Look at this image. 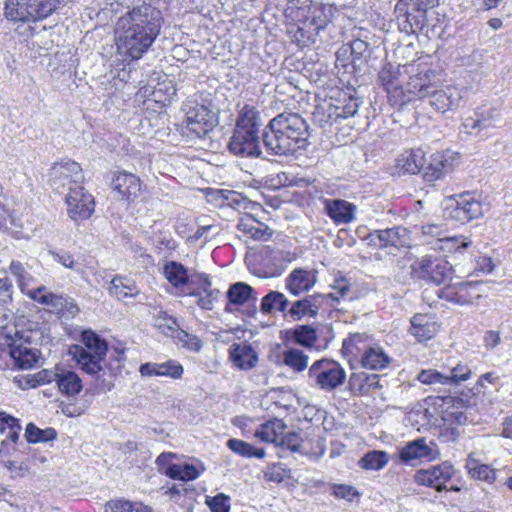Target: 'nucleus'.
Masks as SVG:
<instances>
[{
  "instance_id": "nucleus-1",
  "label": "nucleus",
  "mask_w": 512,
  "mask_h": 512,
  "mask_svg": "<svg viewBox=\"0 0 512 512\" xmlns=\"http://www.w3.org/2000/svg\"><path fill=\"white\" fill-rule=\"evenodd\" d=\"M160 29V10L150 4L134 7L117 23V56L124 63L140 59L155 41Z\"/></svg>"
},
{
  "instance_id": "nucleus-2",
  "label": "nucleus",
  "mask_w": 512,
  "mask_h": 512,
  "mask_svg": "<svg viewBox=\"0 0 512 512\" xmlns=\"http://www.w3.org/2000/svg\"><path fill=\"white\" fill-rule=\"evenodd\" d=\"M81 341L83 346L76 345L71 350L74 359L83 371L94 376L93 390L95 393L110 391L112 383L106 381L101 375L102 363L108 351L106 341L91 330L82 332Z\"/></svg>"
},
{
  "instance_id": "nucleus-3",
  "label": "nucleus",
  "mask_w": 512,
  "mask_h": 512,
  "mask_svg": "<svg viewBox=\"0 0 512 512\" xmlns=\"http://www.w3.org/2000/svg\"><path fill=\"white\" fill-rule=\"evenodd\" d=\"M61 0H7L4 5L5 18L14 23H35L51 16Z\"/></svg>"
},
{
  "instance_id": "nucleus-4",
  "label": "nucleus",
  "mask_w": 512,
  "mask_h": 512,
  "mask_svg": "<svg viewBox=\"0 0 512 512\" xmlns=\"http://www.w3.org/2000/svg\"><path fill=\"white\" fill-rule=\"evenodd\" d=\"M307 376L312 386L331 392L344 383L346 372L338 362L321 359L310 366Z\"/></svg>"
},
{
  "instance_id": "nucleus-5",
  "label": "nucleus",
  "mask_w": 512,
  "mask_h": 512,
  "mask_svg": "<svg viewBox=\"0 0 512 512\" xmlns=\"http://www.w3.org/2000/svg\"><path fill=\"white\" fill-rule=\"evenodd\" d=\"M248 261L250 271L254 275L260 278H273L283 273L290 260L285 252L264 246L253 254Z\"/></svg>"
},
{
  "instance_id": "nucleus-6",
  "label": "nucleus",
  "mask_w": 512,
  "mask_h": 512,
  "mask_svg": "<svg viewBox=\"0 0 512 512\" xmlns=\"http://www.w3.org/2000/svg\"><path fill=\"white\" fill-rule=\"evenodd\" d=\"M183 110L186 114L188 130L200 138L212 131L218 124L217 112L212 109L210 103H199L196 100H188Z\"/></svg>"
},
{
  "instance_id": "nucleus-7",
  "label": "nucleus",
  "mask_w": 512,
  "mask_h": 512,
  "mask_svg": "<svg viewBox=\"0 0 512 512\" xmlns=\"http://www.w3.org/2000/svg\"><path fill=\"white\" fill-rule=\"evenodd\" d=\"M412 276L437 285L454 280L452 265L438 257L423 256L411 265Z\"/></svg>"
},
{
  "instance_id": "nucleus-8",
  "label": "nucleus",
  "mask_w": 512,
  "mask_h": 512,
  "mask_svg": "<svg viewBox=\"0 0 512 512\" xmlns=\"http://www.w3.org/2000/svg\"><path fill=\"white\" fill-rule=\"evenodd\" d=\"M290 9H296L295 17L315 34L330 22V8L313 0H291Z\"/></svg>"
},
{
  "instance_id": "nucleus-9",
  "label": "nucleus",
  "mask_w": 512,
  "mask_h": 512,
  "mask_svg": "<svg viewBox=\"0 0 512 512\" xmlns=\"http://www.w3.org/2000/svg\"><path fill=\"white\" fill-rule=\"evenodd\" d=\"M262 141L266 152L274 156H289L299 150L298 142L289 137L283 130H279L278 123L272 119L264 128Z\"/></svg>"
},
{
  "instance_id": "nucleus-10",
  "label": "nucleus",
  "mask_w": 512,
  "mask_h": 512,
  "mask_svg": "<svg viewBox=\"0 0 512 512\" xmlns=\"http://www.w3.org/2000/svg\"><path fill=\"white\" fill-rule=\"evenodd\" d=\"M84 175L80 165L71 160L54 164L49 172V181L53 189L60 192L64 188H74L83 181Z\"/></svg>"
},
{
  "instance_id": "nucleus-11",
  "label": "nucleus",
  "mask_w": 512,
  "mask_h": 512,
  "mask_svg": "<svg viewBox=\"0 0 512 512\" xmlns=\"http://www.w3.org/2000/svg\"><path fill=\"white\" fill-rule=\"evenodd\" d=\"M483 214L482 204L470 194H463L458 199L449 200L445 216L460 223H467Z\"/></svg>"
},
{
  "instance_id": "nucleus-12",
  "label": "nucleus",
  "mask_w": 512,
  "mask_h": 512,
  "mask_svg": "<svg viewBox=\"0 0 512 512\" xmlns=\"http://www.w3.org/2000/svg\"><path fill=\"white\" fill-rule=\"evenodd\" d=\"M368 246L376 249L389 247L401 248L408 244L409 231L403 227L397 226L382 230H374L364 237Z\"/></svg>"
},
{
  "instance_id": "nucleus-13",
  "label": "nucleus",
  "mask_w": 512,
  "mask_h": 512,
  "mask_svg": "<svg viewBox=\"0 0 512 512\" xmlns=\"http://www.w3.org/2000/svg\"><path fill=\"white\" fill-rule=\"evenodd\" d=\"M455 473L453 465L448 462L421 469L416 472L414 479L419 485L433 487L437 491L447 489L446 483L451 480Z\"/></svg>"
},
{
  "instance_id": "nucleus-14",
  "label": "nucleus",
  "mask_w": 512,
  "mask_h": 512,
  "mask_svg": "<svg viewBox=\"0 0 512 512\" xmlns=\"http://www.w3.org/2000/svg\"><path fill=\"white\" fill-rule=\"evenodd\" d=\"M272 120L278 123L279 130H283L290 138L293 137V140L298 142L301 150L308 146V124L299 114L284 112Z\"/></svg>"
},
{
  "instance_id": "nucleus-15",
  "label": "nucleus",
  "mask_w": 512,
  "mask_h": 512,
  "mask_svg": "<svg viewBox=\"0 0 512 512\" xmlns=\"http://www.w3.org/2000/svg\"><path fill=\"white\" fill-rule=\"evenodd\" d=\"M66 203L68 214L75 221L87 219L94 212V199L81 185L69 188Z\"/></svg>"
},
{
  "instance_id": "nucleus-16",
  "label": "nucleus",
  "mask_w": 512,
  "mask_h": 512,
  "mask_svg": "<svg viewBox=\"0 0 512 512\" xmlns=\"http://www.w3.org/2000/svg\"><path fill=\"white\" fill-rule=\"evenodd\" d=\"M228 149L237 156L258 157L261 155L259 135L235 127Z\"/></svg>"
},
{
  "instance_id": "nucleus-17",
  "label": "nucleus",
  "mask_w": 512,
  "mask_h": 512,
  "mask_svg": "<svg viewBox=\"0 0 512 512\" xmlns=\"http://www.w3.org/2000/svg\"><path fill=\"white\" fill-rule=\"evenodd\" d=\"M438 455L439 451L435 442L432 440L427 442L424 437L406 443L399 451V458L404 463L419 459L432 460Z\"/></svg>"
},
{
  "instance_id": "nucleus-18",
  "label": "nucleus",
  "mask_w": 512,
  "mask_h": 512,
  "mask_svg": "<svg viewBox=\"0 0 512 512\" xmlns=\"http://www.w3.org/2000/svg\"><path fill=\"white\" fill-rule=\"evenodd\" d=\"M400 66L387 63L378 73V80L391 98L404 101L405 91L400 81Z\"/></svg>"
},
{
  "instance_id": "nucleus-19",
  "label": "nucleus",
  "mask_w": 512,
  "mask_h": 512,
  "mask_svg": "<svg viewBox=\"0 0 512 512\" xmlns=\"http://www.w3.org/2000/svg\"><path fill=\"white\" fill-rule=\"evenodd\" d=\"M432 76L433 73L429 70L410 75L406 88L404 89V101L422 99L430 95L431 90L434 88Z\"/></svg>"
},
{
  "instance_id": "nucleus-20",
  "label": "nucleus",
  "mask_w": 512,
  "mask_h": 512,
  "mask_svg": "<svg viewBox=\"0 0 512 512\" xmlns=\"http://www.w3.org/2000/svg\"><path fill=\"white\" fill-rule=\"evenodd\" d=\"M334 294H315L308 296L302 300L294 302L289 309V314L294 319L303 317H315L324 303L328 302V298Z\"/></svg>"
},
{
  "instance_id": "nucleus-21",
  "label": "nucleus",
  "mask_w": 512,
  "mask_h": 512,
  "mask_svg": "<svg viewBox=\"0 0 512 512\" xmlns=\"http://www.w3.org/2000/svg\"><path fill=\"white\" fill-rule=\"evenodd\" d=\"M339 108L332 105L317 107L314 115V120L321 127L332 125L339 117H351L358 111V104L355 100H351L349 104L345 105L341 112H338Z\"/></svg>"
},
{
  "instance_id": "nucleus-22",
  "label": "nucleus",
  "mask_w": 512,
  "mask_h": 512,
  "mask_svg": "<svg viewBox=\"0 0 512 512\" xmlns=\"http://www.w3.org/2000/svg\"><path fill=\"white\" fill-rule=\"evenodd\" d=\"M430 105L437 111L444 113L460 105L461 95L456 87L447 86L444 89H432L430 93Z\"/></svg>"
},
{
  "instance_id": "nucleus-23",
  "label": "nucleus",
  "mask_w": 512,
  "mask_h": 512,
  "mask_svg": "<svg viewBox=\"0 0 512 512\" xmlns=\"http://www.w3.org/2000/svg\"><path fill=\"white\" fill-rule=\"evenodd\" d=\"M139 372L144 377L165 376L180 379L184 373V368L178 361L171 359L163 363H144L140 366Z\"/></svg>"
},
{
  "instance_id": "nucleus-24",
  "label": "nucleus",
  "mask_w": 512,
  "mask_h": 512,
  "mask_svg": "<svg viewBox=\"0 0 512 512\" xmlns=\"http://www.w3.org/2000/svg\"><path fill=\"white\" fill-rule=\"evenodd\" d=\"M315 283V273L301 268L294 269L285 279L287 290L294 296L308 292Z\"/></svg>"
},
{
  "instance_id": "nucleus-25",
  "label": "nucleus",
  "mask_w": 512,
  "mask_h": 512,
  "mask_svg": "<svg viewBox=\"0 0 512 512\" xmlns=\"http://www.w3.org/2000/svg\"><path fill=\"white\" fill-rule=\"evenodd\" d=\"M459 278L456 277V280ZM473 287L471 282L451 281L448 285L439 290L438 295L440 298L459 304L465 305L471 302L472 296L470 289Z\"/></svg>"
},
{
  "instance_id": "nucleus-26",
  "label": "nucleus",
  "mask_w": 512,
  "mask_h": 512,
  "mask_svg": "<svg viewBox=\"0 0 512 512\" xmlns=\"http://www.w3.org/2000/svg\"><path fill=\"white\" fill-rule=\"evenodd\" d=\"M451 157L446 153H435L424 170V179L428 182L436 181L453 170Z\"/></svg>"
},
{
  "instance_id": "nucleus-27",
  "label": "nucleus",
  "mask_w": 512,
  "mask_h": 512,
  "mask_svg": "<svg viewBox=\"0 0 512 512\" xmlns=\"http://www.w3.org/2000/svg\"><path fill=\"white\" fill-rule=\"evenodd\" d=\"M112 186L124 199L130 200L138 196L141 190L140 179L127 172H119L115 175Z\"/></svg>"
},
{
  "instance_id": "nucleus-28",
  "label": "nucleus",
  "mask_w": 512,
  "mask_h": 512,
  "mask_svg": "<svg viewBox=\"0 0 512 512\" xmlns=\"http://www.w3.org/2000/svg\"><path fill=\"white\" fill-rule=\"evenodd\" d=\"M237 229L256 241H267L273 235V230L268 225L251 215L242 217L237 224Z\"/></svg>"
},
{
  "instance_id": "nucleus-29",
  "label": "nucleus",
  "mask_w": 512,
  "mask_h": 512,
  "mask_svg": "<svg viewBox=\"0 0 512 512\" xmlns=\"http://www.w3.org/2000/svg\"><path fill=\"white\" fill-rule=\"evenodd\" d=\"M438 332V325L427 314H416L411 319L410 333L419 341H427Z\"/></svg>"
},
{
  "instance_id": "nucleus-30",
  "label": "nucleus",
  "mask_w": 512,
  "mask_h": 512,
  "mask_svg": "<svg viewBox=\"0 0 512 512\" xmlns=\"http://www.w3.org/2000/svg\"><path fill=\"white\" fill-rule=\"evenodd\" d=\"M263 119L260 111L251 104H245L239 111L236 128L247 130L259 135Z\"/></svg>"
},
{
  "instance_id": "nucleus-31",
  "label": "nucleus",
  "mask_w": 512,
  "mask_h": 512,
  "mask_svg": "<svg viewBox=\"0 0 512 512\" xmlns=\"http://www.w3.org/2000/svg\"><path fill=\"white\" fill-rule=\"evenodd\" d=\"M325 209L336 224H346L354 218L355 207L345 200H326Z\"/></svg>"
},
{
  "instance_id": "nucleus-32",
  "label": "nucleus",
  "mask_w": 512,
  "mask_h": 512,
  "mask_svg": "<svg viewBox=\"0 0 512 512\" xmlns=\"http://www.w3.org/2000/svg\"><path fill=\"white\" fill-rule=\"evenodd\" d=\"M205 471V466L199 464H170L164 471V474L171 479L184 482L197 479Z\"/></svg>"
},
{
  "instance_id": "nucleus-33",
  "label": "nucleus",
  "mask_w": 512,
  "mask_h": 512,
  "mask_svg": "<svg viewBox=\"0 0 512 512\" xmlns=\"http://www.w3.org/2000/svg\"><path fill=\"white\" fill-rule=\"evenodd\" d=\"M230 358L239 369L248 370L256 366L258 357L254 349L245 343L234 344Z\"/></svg>"
},
{
  "instance_id": "nucleus-34",
  "label": "nucleus",
  "mask_w": 512,
  "mask_h": 512,
  "mask_svg": "<svg viewBox=\"0 0 512 512\" xmlns=\"http://www.w3.org/2000/svg\"><path fill=\"white\" fill-rule=\"evenodd\" d=\"M424 163V152L421 149H413L405 151L397 158L396 167L400 173L416 174Z\"/></svg>"
},
{
  "instance_id": "nucleus-35",
  "label": "nucleus",
  "mask_w": 512,
  "mask_h": 512,
  "mask_svg": "<svg viewBox=\"0 0 512 512\" xmlns=\"http://www.w3.org/2000/svg\"><path fill=\"white\" fill-rule=\"evenodd\" d=\"M56 383L60 392L67 396H75L83 388L82 380L78 374L66 369H57Z\"/></svg>"
},
{
  "instance_id": "nucleus-36",
  "label": "nucleus",
  "mask_w": 512,
  "mask_h": 512,
  "mask_svg": "<svg viewBox=\"0 0 512 512\" xmlns=\"http://www.w3.org/2000/svg\"><path fill=\"white\" fill-rule=\"evenodd\" d=\"M108 292L117 300L124 301L126 298H133L139 290L135 281L123 276H115L108 287Z\"/></svg>"
},
{
  "instance_id": "nucleus-37",
  "label": "nucleus",
  "mask_w": 512,
  "mask_h": 512,
  "mask_svg": "<svg viewBox=\"0 0 512 512\" xmlns=\"http://www.w3.org/2000/svg\"><path fill=\"white\" fill-rule=\"evenodd\" d=\"M164 275L173 287L179 289L182 294L187 293L185 287L189 284L190 276L187 269L178 262L171 261L164 266Z\"/></svg>"
},
{
  "instance_id": "nucleus-38",
  "label": "nucleus",
  "mask_w": 512,
  "mask_h": 512,
  "mask_svg": "<svg viewBox=\"0 0 512 512\" xmlns=\"http://www.w3.org/2000/svg\"><path fill=\"white\" fill-rule=\"evenodd\" d=\"M287 426L280 419H272L261 424L255 431V437L263 442L278 444L280 436L285 432Z\"/></svg>"
},
{
  "instance_id": "nucleus-39",
  "label": "nucleus",
  "mask_w": 512,
  "mask_h": 512,
  "mask_svg": "<svg viewBox=\"0 0 512 512\" xmlns=\"http://www.w3.org/2000/svg\"><path fill=\"white\" fill-rule=\"evenodd\" d=\"M10 355L20 369L32 368L38 361L39 351L26 345H13Z\"/></svg>"
},
{
  "instance_id": "nucleus-40",
  "label": "nucleus",
  "mask_w": 512,
  "mask_h": 512,
  "mask_svg": "<svg viewBox=\"0 0 512 512\" xmlns=\"http://www.w3.org/2000/svg\"><path fill=\"white\" fill-rule=\"evenodd\" d=\"M378 386V376L368 375L365 372L352 373L349 378V387L353 394L363 395L371 392Z\"/></svg>"
},
{
  "instance_id": "nucleus-41",
  "label": "nucleus",
  "mask_w": 512,
  "mask_h": 512,
  "mask_svg": "<svg viewBox=\"0 0 512 512\" xmlns=\"http://www.w3.org/2000/svg\"><path fill=\"white\" fill-rule=\"evenodd\" d=\"M288 304L289 301L283 293L279 291H270L262 298L260 310L264 314L285 312Z\"/></svg>"
},
{
  "instance_id": "nucleus-42",
  "label": "nucleus",
  "mask_w": 512,
  "mask_h": 512,
  "mask_svg": "<svg viewBox=\"0 0 512 512\" xmlns=\"http://www.w3.org/2000/svg\"><path fill=\"white\" fill-rule=\"evenodd\" d=\"M362 366L371 370H381L390 362L389 356L380 347H371L362 356Z\"/></svg>"
},
{
  "instance_id": "nucleus-43",
  "label": "nucleus",
  "mask_w": 512,
  "mask_h": 512,
  "mask_svg": "<svg viewBox=\"0 0 512 512\" xmlns=\"http://www.w3.org/2000/svg\"><path fill=\"white\" fill-rule=\"evenodd\" d=\"M104 512H152V509L140 502L125 499H112L104 506Z\"/></svg>"
},
{
  "instance_id": "nucleus-44",
  "label": "nucleus",
  "mask_w": 512,
  "mask_h": 512,
  "mask_svg": "<svg viewBox=\"0 0 512 512\" xmlns=\"http://www.w3.org/2000/svg\"><path fill=\"white\" fill-rule=\"evenodd\" d=\"M389 455L385 451L373 450L366 453L358 462L365 470H380L389 462Z\"/></svg>"
},
{
  "instance_id": "nucleus-45",
  "label": "nucleus",
  "mask_w": 512,
  "mask_h": 512,
  "mask_svg": "<svg viewBox=\"0 0 512 512\" xmlns=\"http://www.w3.org/2000/svg\"><path fill=\"white\" fill-rule=\"evenodd\" d=\"M26 295L40 304L51 306L53 308H58L63 305L62 297L49 292L45 286L28 290Z\"/></svg>"
},
{
  "instance_id": "nucleus-46",
  "label": "nucleus",
  "mask_w": 512,
  "mask_h": 512,
  "mask_svg": "<svg viewBox=\"0 0 512 512\" xmlns=\"http://www.w3.org/2000/svg\"><path fill=\"white\" fill-rule=\"evenodd\" d=\"M472 241L464 236H449L446 233L445 237L440 239L439 245L434 246L435 250H439L442 252H456L461 251L462 249H466L470 247Z\"/></svg>"
},
{
  "instance_id": "nucleus-47",
  "label": "nucleus",
  "mask_w": 512,
  "mask_h": 512,
  "mask_svg": "<svg viewBox=\"0 0 512 512\" xmlns=\"http://www.w3.org/2000/svg\"><path fill=\"white\" fill-rule=\"evenodd\" d=\"M254 293L253 288L244 283L236 282L227 291V297L232 304L243 305L247 303Z\"/></svg>"
},
{
  "instance_id": "nucleus-48",
  "label": "nucleus",
  "mask_w": 512,
  "mask_h": 512,
  "mask_svg": "<svg viewBox=\"0 0 512 512\" xmlns=\"http://www.w3.org/2000/svg\"><path fill=\"white\" fill-rule=\"evenodd\" d=\"M469 475L478 480L487 483H493L496 480L497 471L486 464H480L477 461H469L467 464Z\"/></svg>"
},
{
  "instance_id": "nucleus-49",
  "label": "nucleus",
  "mask_w": 512,
  "mask_h": 512,
  "mask_svg": "<svg viewBox=\"0 0 512 512\" xmlns=\"http://www.w3.org/2000/svg\"><path fill=\"white\" fill-rule=\"evenodd\" d=\"M227 446L235 453L243 456V457H256L263 458L265 456V450L262 448H255L251 444L239 440V439H229L227 442Z\"/></svg>"
},
{
  "instance_id": "nucleus-50",
  "label": "nucleus",
  "mask_w": 512,
  "mask_h": 512,
  "mask_svg": "<svg viewBox=\"0 0 512 512\" xmlns=\"http://www.w3.org/2000/svg\"><path fill=\"white\" fill-rule=\"evenodd\" d=\"M9 270L16 278L20 290L26 294V292L30 290L29 286L34 282L33 276L28 273L21 262L15 260L10 263Z\"/></svg>"
},
{
  "instance_id": "nucleus-51",
  "label": "nucleus",
  "mask_w": 512,
  "mask_h": 512,
  "mask_svg": "<svg viewBox=\"0 0 512 512\" xmlns=\"http://www.w3.org/2000/svg\"><path fill=\"white\" fill-rule=\"evenodd\" d=\"M283 362L297 372H301L307 368L308 356L302 351L290 348L283 353Z\"/></svg>"
},
{
  "instance_id": "nucleus-52",
  "label": "nucleus",
  "mask_w": 512,
  "mask_h": 512,
  "mask_svg": "<svg viewBox=\"0 0 512 512\" xmlns=\"http://www.w3.org/2000/svg\"><path fill=\"white\" fill-rule=\"evenodd\" d=\"M57 436L56 431L53 428H47L42 430L35 426L33 423H29L25 430V437L28 442H47L55 439Z\"/></svg>"
},
{
  "instance_id": "nucleus-53",
  "label": "nucleus",
  "mask_w": 512,
  "mask_h": 512,
  "mask_svg": "<svg viewBox=\"0 0 512 512\" xmlns=\"http://www.w3.org/2000/svg\"><path fill=\"white\" fill-rule=\"evenodd\" d=\"M349 44L350 56L353 63H366L371 56L369 43L362 39H354Z\"/></svg>"
},
{
  "instance_id": "nucleus-54",
  "label": "nucleus",
  "mask_w": 512,
  "mask_h": 512,
  "mask_svg": "<svg viewBox=\"0 0 512 512\" xmlns=\"http://www.w3.org/2000/svg\"><path fill=\"white\" fill-rule=\"evenodd\" d=\"M185 295H189L197 298V304L200 308L205 310H212L214 304L217 302L220 291L218 289L208 290V291H189L185 293Z\"/></svg>"
},
{
  "instance_id": "nucleus-55",
  "label": "nucleus",
  "mask_w": 512,
  "mask_h": 512,
  "mask_svg": "<svg viewBox=\"0 0 512 512\" xmlns=\"http://www.w3.org/2000/svg\"><path fill=\"white\" fill-rule=\"evenodd\" d=\"M422 236L425 238V242L427 244H433V239H435L434 246H438L440 239L445 237L447 233V229L444 225L441 224H427L421 227Z\"/></svg>"
},
{
  "instance_id": "nucleus-56",
  "label": "nucleus",
  "mask_w": 512,
  "mask_h": 512,
  "mask_svg": "<svg viewBox=\"0 0 512 512\" xmlns=\"http://www.w3.org/2000/svg\"><path fill=\"white\" fill-rule=\"evenodd\" d=\"M294 338L296 343L311 347L317 340L316 330L308 325H301L295 328Z\"/></svg>"
},
{
  "instance_id": "nucleus-57",
  "label": "nucleus",
  "mask_w": 512,
  "mask_h": 512,
  "mask_svg": "<svg viewBox=\"0 0 512 512\" xmlns=\"http://www.w3.org/2000/svg\"><path fill=\"white\" fill-rule=\"evenodd\" d=\"M417 380L425 385H449L447 376L433 369L419 372Z\"/></svg>"
},
{
  "instance_id": "nucleus-58",
  "label": "nucleus",
  "mask_w": 512,
  "mask_h": 512,
  "mask_svg": "<svg viewBox=\"0 0 512 512\" xmlns=\"http://www.w3.org/2000/svg\"><path fill=\"white\" fill-rule=\"evenodd\" d=\"M6 443V439L2 440L1 442L0 462H2L3 465L11 472V475L13 477L24 476L26 473H28V467L24 463H21L20 465L17 466L13 461L4 460V457L6 456V453L4 452V446L6 445Z\"/></svg>"
},
{
  "instance_id": "nucleus-59",
  "label": "nucleus",
  "mask_w": 512,
  "mask_h": 512,
  "mask_svg": "<svg viewBox=\"0 0 512 512\" xmlns=\"http://www.w3.org/2000/svg\"><path fill=\"white\" fill-rule=\"evenodd\" d=\"M206 504L210 507L212 512H229L230 510L229 497L222 493L215 497H207Z\"/></svg>"
},
{
  "instance_id": "nucleus-60",
  "label": "nucleus",
  "mask_w": 512,
  "mask_h": 512,
  "mask_svg": "<svg viewBox=\"0 0 512 512\" xmlns=\"http://www.w3.org/2000/svg\"><path fill=\"white\" fill-rule=\"evenodd\" d=\"M471 375V370L466 365L458 364L455 366L449 374H447V378L449 380V385H457L462 381H466Z\"/></svg>"
},
{
  "instance_id": "nucleus-61",
  "label": "nucleus",
  "mask_w": 512,
  "mask_h": 512,
  "mask_svg": "<svg viewBox=\"0 0 512 512\" xmlns=\"http://www.w3.org/2000/svg\"><path fill=\"white\" fill-rule=\"evenodd\" d=\"M331 489V494L333 496L338 499H345L347 501H352L354 497L359 495L356 488L351 485L334 484Z\"/></svg>"
},
{
  "instance_id": "nucleus-62",
  "label": "nucleus",
  "mask_w": 512,
  "mask_h": 512,
  "mask_svg": "<svg viewBox=\"0 0 512 512\" xmlns=\"http://www.w3.org/2000/svg\"><path fill=\"white\" fill-rule=\"evenodd\" d=\"M332 288H333L334 292H331L330 294H334V296L329 297L328 301L329 300L339 301L340 299H344L348 296V294L351 290V285L347 279L340 278V279H336L334 281Z\"/></svg>"
},
{
  "instance_id": "nucleus-63",
  "label": "nucleus",
  "mask_w": 512,
  "mask_h": 512,
  "mask_svg": "<svg viewBox=\"0 0 512 512\" xmlns=\"http://www.w3.org/2000/svg\"><path fill=\"white\" fill-rule=\"evenodd\" d=\"M279 446H285L293 452L299 451L301 448V438L296 432H284L279 439Z\"/></svg>"
},
{
  "instance_id": "nucleus-64",
  "label": "nucleus",
  "mask_w": 512,
  "mask_h": 512,
  "mask_svg": "<svg viewBox=\"0 0 512 512\" xmlns=\"http://www.w3.org/2000/svg\"><path fill=\"white\" fill-rule=\"evenodd\" d=\"M57 379V371H51V370H41L34 374L31 379L28 380V383L31 387H37L39 385L47 384L52 381H56Z\"/></svg>"
}]
</instances>
